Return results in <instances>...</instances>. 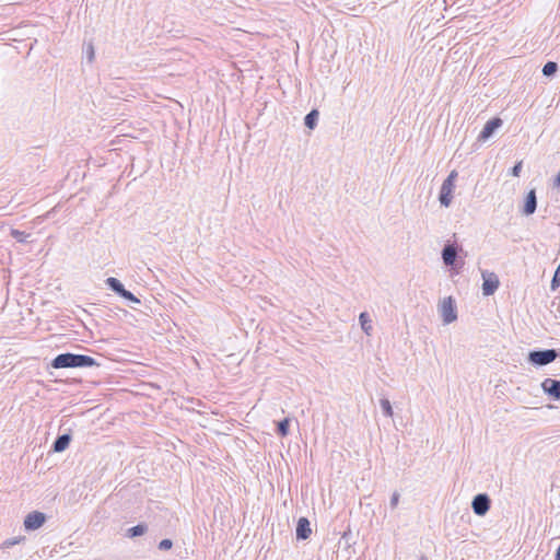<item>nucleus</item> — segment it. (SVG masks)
I'll return each instance as SVG.
<instances>
[{
  "label": "nucleus",
  "instance_id": "nucleus-1",
  "mask_svg": "<svg viewBox=\"0 0 560 560\" xmlns=\"http://www.w3.org/2000/svg\"><path fill=\"white\" fill-rule=\"evenodd\" d=\"M50 366L54 369L92 368L101 366V363L86 354L65 352L56 355L52 359Z\"/></svg>",
  "mask_w": 560,
  "mask_h": 560
},
{
  "label": "nucleus",
  "instance_id": "nucleus-18",
  "mask_svg": "<svg viewBox=\"0 0 560 560\" xmlns=\"http://www.w3.org/2000/svg\"><path fill=\"white\" fill-rule=\"evenodd\" d=\"M359 322H360V325H361V328L362 330L366 334V335H370L371 334V330H372V320L370 318V315L366 313V312H363L359 315Z\"/></svg>",
  "mask_w": 560,
  "mask_h": 560
},
{
  "label": "nucleus",
  "instance_id": "nucleus-17",
  "mask_svg": "<svg viewBox=\"0 0 560 560\" xmlns=\"http://www.w3.org/2000/svg\"><path fill=\"white\" fill-rule=\"evenodd\" d=\"M290 423H291L290 418H284V419L280 420L277 423V430H276L277 434L281 438L287 436L290 432Z\"/></svg>",
  "mask_w": 560,
  "mask_h": 560
},
{
  "label": "nucleus",
  "instance_id": "nucleus-9",
  "mask_svg": "<svg viewBox=\"0 0 560 560\" xmlns=\"http://www.w3.org/2000/svg\"><path fill=\"white\" fill-rule=\"evenodd\" d=\"M482 294L485 296L494 294L500 285L498 276L494 272L482 271Z\"/></svg>",
  "mask_w": 560,
  "mask_h": 560
},
{
  "label": "nucleus",
  "instance_id": "nucleus-27",
  "mask_svg": "<svg viewBox=\"0 0 560 560\" xmlns=\"http://www.w3.org/2000/svg\"><path fill=\"white\" fill-rule=\"evenodd\" d=\"M553 185L556 187H560V170H559V173L555 177Z\"/></svg>",
  "mask_w": 560,
  "mask_h": 560
},
{
  "label": "nucleus",
  "instance_id": "nucleus-23",
  "mask_svg": "<svg viewBox=\"0 0 560 560\" xmlns=\"http://www.w3.org/2000/svg\"><path fill=\"white\" fill-rule=\"evenodd\" d=\"M522 167H523V162L520 161V162H516L514 164V166L511 168L510 171V174L514 177H518L520 176V173L522 171Z\"/></svg>",
  "mask_w": 560,
  "mask_h": 560
},
{
  "label": "nucleus",
  "instance_id": "nucleus-4",
  "mask_svg": "<svg viewBox=\"0 0 560 560\" xmlns=\"http://www.w3.org/2000/svg\"><path fill=\"white\" fill-rule=\"evenodd\" d=\"M462 250L463 248L458 246L456 243L447 241L444 244L441 252L443 264L448 267L460 268L464 265V261H460V264H458L457 257L458 253Z\"/></svg>",
  "mask_w": 560,
  "mask_h": 560
},
{
  "label": "nucleus",
  "instance_id": "nucleus-15",
  "mask_svg": "<svg viewBox=\"0 0 560 560\" xmlns=\"http://www.w3.org/2000/svg\"><path fill=\"white\" fill-rule=\"evenodd\" d=\"M148 529H149V527L145 523H139L136 526L128 528L125 533V536L127 538L133 539V538L143 536L144 534H147Z\"/></svg>",
  "mask_w": 560,
  "mask_h": 560
},
{
  "label": "nucleus",
  "instance_id": "nucleus-25",
  "mask_svg": "<svg viewBox=\"0 0 560 560\" xmlns=\"http://www.w3.org/2000/svg\"><path fill=\"white\" fill-rule=\"evenodd\" d=\"M399 498H400V494L397 491H395L392 494L390 501H389V505H390L392 509H395L398 505Z\"/></svg>",
  "mask_w": 560,
  "mask_h": 560
},
{
  "label": "nucleus",
  "instance_id": "nucleus-12",
  "mask_svg": "<svg viewBox=\"0 0 560 560\" xmlns=\"http://www.w3.org/2000/svg\"><path fill=\"white\" fill-rule=\"evenodd\" d=\"M312 534L311 523L307 517H300L296 523L295 535L298 540H306Z\"/></svg>",
  "mask_w": 560,
  "mask_h": 560
},
{
  "label": "nucleus",
  "instance_id": "nucleus-24",
  "mask_svg": "<svg viewBox=\"0 0 560 560\" xmlns=\"http://www.w3.org/2000/svg\"><path fill=\"white\" fill-rule=\"evenodd\" d=\"M173 547V541L168 538L162 539L159 542L160 550H170Z\"/></svg>",
  "mask_w": 560,
  "mask_h": 560
},
{
  "label": "nucleus",
  "instance_id": "nucleus-20",
  "mask_svg": "<svg viewBox=\"0 0 560 560\" xmlns=\"http://www.w3.org/2000/svg\"><path fill=\"white\" fill-rule=\"evenodd\" d=\"M10 235L19 243H26L31 233H26L25 231H20L18 229H11Z\"/></svg>",
  "mask_w": 560,
  "mask_h": 560
},
{
  "label": "nucleus",
  "instance_id": "nucleus-13",
  "mask_svg": "<svg viewBox=\"0 0 560 560\" xmlns=\"http://www.w3.org/2000/svg\"><path fill=\"white\" fill-rule=\"evenodd\" d=\"M537 209V196H536V190L535 189H530L525 198H524V205H523V208H522V213L524 215H532L535 213Z\"/></svg>",
  "mask_w": 560,
  "mask_h": 560
},
{
  "label": "nucleus",
  "instance_id": "nucleus-21",
  "mask_svg": "<svg viewBox=\"0 0 560 560\" xmlns=\"http://www.w3.org/2000/svg\"><path fill=\"white\" fill-rule=\"evenodd\" d=\"M380 405H381L383 415L385 417H393V415H394L393 407H392L390 401L387 398H382L380 400Z\"/></svg>",
  "mask_w": 560,
  "mask_h": 560
},
{
  "label": "nucleus",
  "instance_id": "nucleus-29",
  "mask_svg": "<svg viewBox=\"0 0 560 560\" xmlns=\"http://www.w3.org/2000/svg\"><path fill=\"white\" fill-rule=\"evenodd\" d=\"M420 560H428L427 557L422 556Z\"/></svg>",
  "mask_w": 560,
  "mask_h": 560
},
{
  "label": "nucleus",
  "instance_id": "nucleus-2",
  "mask_svg": "<svg viewBox=\"0 0 560 560\" xmlns=\"http://www.w3.org/2000/svg\"><path fill=\"white\" fill-rule=\"evenodd\" d=\"M560 358V350L558 349H539L528 352L527 360L534 366H545Z\"/></svg>",
  "mask_w": 560,
  "mask_h": 560
},
{
  "label": "nucleus",
  "instance_id": "nucleus-7",
  "mask_svg": "<svg viewBox=\"0 0 560 560\" xmlns=\"http://www.w3.org/2000/svg\"><path fill=\"white\" fill-rule=\"evenodd\" d=\"M491 508V499L487 493H478L472 498L471 509L477 516H485Z\"/></svg>",
  "mask_w": 560,
  "mask_h": 560
},
{
  "label": "nucleus",
  "instance_id": "nucleus-16",
  "mask_svg": "<svg viewBox=\"0 0 560 560\" xmlns=\"http://www.w3.org/2000/svg\"><path fill=\"white\" fill-rule=\"evenodd\" d=\"M319 113L317 109H312L304 117V125L308 129H314L317 126Z\"/></svg>",
  "mask_w": 560,
  "mask_h": 560
},
{
  "label": "nucleus",
  "instance_id": "nucleus-28",
  "mask_svg": "<svg viewBox=\"0 0 560 560\" xmlns=\"http://www.w3.org/2000/svg\"><path fill=\"white\" fill-rule=\"evenodd\" d=\"M555 560H560V545L558 546V548L556 549V552H555Z\"/></svg>",
  "mask_w": 560,
  "mask_h": 560
},
{
  "label": "nucleus",
  "instance_id": "nucleus-19",
  "mask_svg": "<svg viewBox=\"0 0 560 560\" xmlns=\"http://www.w3.org/2000/svg\"><path fill=\"white\" fill-rule=\"evenodd\" d=\"M558 71V63L555 61H548L542 67V74L547 78L555 75Z\"/></svg>",
  "mask_w": 560,
  "mask_h": 560
},
{
  "label": "nucleus",
  "instance_id": "nucleus-14",
  "mask_svg": "<svg viewBox=\"0 0 560 560\" xmlns=\"http://www.w3.org/2000/svg\"><path fill=\"white\" fill-rule=\"evenodd\" d=\"M72 435L70 432L58 435L51 445V451L55 453H61L66 451L69 447Z\"/></svg>",
  "mask_w": 560,
  "mask_h": 560
},
{
  "label": "nucleus",
  "instance_id": "nucleus-10",
  "mask_svg": "<svg viewBox=\"0 0 560 560\" xmlns=\"http://www.w3.org/2000/svg\"><path fill=\"white\" fill-rule=\"evenodd\" d=\"M542 392L552 400H560V380L547 377L541 382Z\"/></svg>",
  "mask_w": 560,
  "mask_h": 560
},
{
  "label": "nucleus",
  "instance_id": "nucleus-11",
  "mask_svg": "<svg viewBox=\"0 0 560 560\" xmlns=\"http://www.w3.org/2000/svg\"><path fill=\"white\" fill-rule=\"evenodd\" d=\"M503 121L500 117L489 119L478 136V141H487L502 126Z\"/></svg>",
  "mask_w": 560,
  "mask_h": 560
},
{
  "label": "nucleus",
  "instance_id": "nucleus-5",
  "mask_svg": "<svg viewBox=\"0 0 560 560\" xmlns=\"http://www.w3.org/2000/svg\"><path fill=\"white\" fill-rule=\"evenodd\" d=\"M105 283H106L107 288L109 290H112L113 292H115L118 296H120L129 302L140 304V299H138L131 291L127 290L119 279L114 278V277H108L105 280Z\"/></svg>",
  "mask_w": 560,
  "mask_h": 560
},
{
  "label": "nucleus",
  "instance_id": "nucleus-3",
  "mask_svg": "<svg viewBox=\"0 0 560 560\" xmlns=\"http://www.w3.org/2000/svg\"><path fill=\"white\" fill-rule=\"evenodd\" d=\"M458 174L454 170L452 171L448 176L444 179L442 183L440 194H439V201L441 206L443 207H450L453 200V191L455 189V182Z\"/></svg>",
  "mask_w": 560,
  "mask_h": 560
},
{
  "label": "nucleus",
  "instance_id": "nucleus-26",
  "mask_svg": "<svg viewBox=\"0 0 560 560\" xmlns=\"http://www.w3.org/2000/svg\"><path fill=\"white\" fill-rule=\"evenodd\" d=\"M86 58H88V60H89L90 62H92V61H93V59H94V48H93V46H92V45H90V46L88 47V50H86Z\"/></svg>",
  "mask_w": 560,
  "mask_h": 560
},
{
  "label": "nucleus",
  "instance_id": "nucleus-6",
  "mask_svg": "<svg viewBox=\"0 0 560 560\" xmlns=\"http://www.w3.org/2000/svg\"><path fill=\"white\" fill-rule=\"evenodd\" d=\"M440 313L444 324L448 325L457 319V307L454 299L447 296L440 305Z\"/></svg>",
  "mask_w": 560,
  "mask_h": 560
},
{
  "label": "nucleus",
  "instance_id": "nucleus-8",
  "mask_svg": "<svg viewBox=\"0 0 560 560\" xmlns=\"http://www.w3.org/2000/svg\"><path fill=\"white\" fill-rule=\"evenodd\" d=\"M46 520L47 516L45 513L33 511L25 516L23 524L26 530L32 532L40 528Z\"/></svg>",
  "mask_w": 560,
  "mask_h": 560
},
{
  "label": "nucleus",
  "instance_id": "nucleus-22",
  "mask_svg": "<svg viewBox=\"0 0 560 560\" xmlns=\"http://www.w3.org/2000/svg\"><path fill=\"white\" fill-rule=\"evenodd\" d=\"M25 538L24 537H14V538H9V539H5L1 547L2 548H10L19 542H21L22 540H24Z\"/></svg>",
  "mask_w": 560,
  "mask_h": 560
}]
</instances>
